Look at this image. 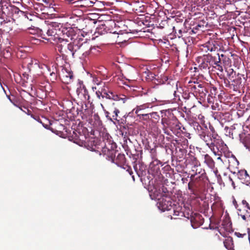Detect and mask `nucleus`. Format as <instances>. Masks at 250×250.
<instances>
[{
    "label": "nucleus",
    "mask_w": 250,
    "mask_h": 250,
    "mask_svg": "<svg viewBox=\"0 0 250 250\" xmlns=\"http://www.w3.org/2000/svg\"><path fill=\"white\" fill-rule=\"evenodd\" d=\"M83 41V39L77 38L73 42L68 43L66 46L60 44L58 46V50L61 53L63 58L72 56L73 58H86L87 57L88 43L82 42Z\"/></svg>",
    "instance_id": "1"
},
{
    "label": "nucleus",
    "mask_w": 250,
    "mask_h": 250,
    "mask_svg": "<svg viewBox=\"0 0 250 250\" xmlns=\"http://www.w3.org/2000/svg\"><path fill=\"white\" fill-rule=\"evenodd\" d=\"M188 88L193 95L198 99L204 102L208 93V91L205 84L200 83L196 81H189Z\"/></svg>",
    "instance_id": "2"
},
{
    "label": "nucleus",
    "mask_w": 250,
    "mask_h": 250,
    "mask_svg": "<svg viewBox=\"0 0 250 250\" xmlns=\"http://www.w3.org/2000/svg\"><path fill=\"white\" fill-rule=\"evenodd\" d=\"M161 123L163 125V129L165 133L168 134L167 132V129H169L173 133H175L178 130L181 129L180 124L178 120L174 117H163L161 120Z\"/></svg>",
    "instance_id": "3"
},
{
    "label": "nucleus",
    "mask_w": 250,
    "mask_h": 250,
    "mask_svg": "<svg viewBox=\"0 0 250 250\" xmlns=\"http://www.w3.org/2000/svg\"><path fill=\"white\" fill-rule=\"evenodd\" d=\"M58 31L60 32V35L62 34V38L59 37L60 40H59V42L57 45V48H58V46L60 44L66 46L68 44L67 42H68L69 39L71 40L75 39L74 37L76 36V32L71 27H66L63 26L62 29L59 30ZM57 49L58 50V49Z\"/></svg>",
    "instance_id": "4"
},
{
    "label": "nucleus",
    "mask_w": 250,
    "mask_h": 250,
    "mask_svg": "<svg viewBox=\"0 0 250 250\" xmlns=\"http://www.w3.org/2000/svg\"><path fill=\"white\" fill-rule=\"evenodd\" d=\"M183 209L182 212L184 214L182 215V217L190 219L192 226L193 228H196L198 225L197 224L196 226L195 223L198 221V220L200 219L201 215L199 213H193L189 205H184Z\"/></svg>",
    "instance_id": "5"
},
{
    "label": "nucleus",
    "mask_w": 250,
    "mask_h": 250,
    "mask_svg": "<svg viewBox=\"0 0 250 250\" xmlns=\"http://www.w3.org/2000/svg\"><path fill=\"white\" fill-rule=\"evenodd\" d=\"M204 60L208 63V66H209V67L212 66L221 72L223 71V67L221 66L220 64L218 63H220L219 62V61H220L219 60V54L218 53L214 56H212L210 54L204 55Z\"/></svg>",
    "instance_id": "6"
},
{
    "label": "nucleus",
    "mask_w": 250,
    "mask_h": 250,
    "mask_svg": "<svg viewBox=\"0 0 250 250\" xmlns=\"http://www.w3.org/2000/svg\"><path fill=\"white\" fill-rule=\"evenodd\" d=\"M44 31V35L42 36V38L48 41H55L57 39L60 40L59 38L60 32L57 29H53L48 26L47 27H44L43 28Z\"/></svg>",
    "instance_id": "7"
},
{
    "label": "nucleus",
    "mask_w": 250,
    "mask_h": 250,
    "mask_svg": "<svg viewBox=\"0 0 250 250\" xmlns=\"http://www.w3.org/2000/svg\"><path fill=\"white\" fill-rule=\"evenodd\" d=\"M173 202L169 196L163 195L158 199V208L163 211L169 210L172 208Z\"/></svg>",
    "instance_id": "8"
},
{
    "label": "nucleus",
    "mask_w": 250,
    "mask_h": 250,
    "mask_svg": "<svg viewBox=\"0 0 250 250\" xmlns=\"http://www.w3.org/2000/svg\"><path fill=\"white\" fill-rule=\"evenodd\" d=\"M204 130L205 131L203 132H199L200 138L206 143L209 148L211 147L216 141L215 137L209 132L208 128H204Z\"/></svg>",
    "instance_id": "9"
},
{
    "label": "nucleus",
    "mask_w": 250,
    "mask_h": 250,
    "mask_svg": "<svg viewBox=\"0 0 250 250\" xmlns=\"http://www.w3.org/2000/svg\"><path fill=\"white\" fill-rule=\"evenodd\" d=\"M116 104V103H112V106H110L108 108V111L105 112L106 117L110 121L114 122V121H119L118 119L119 114L120 113L119 109L115 106Z\"/></svg>",
    "instance_id": "10"
},
{
    "label": "nucleus",
    "mask_w": 250,
    "mask_h": 250,
    "mask_svg": "<svg viewBox=\"0 0 250 250\" xmlns=\"http://www.w3.org/2000/svg\"><path fill=\"white\" fill-rule=\"evenodd\" d=\"M61 72L59 75L62 81L66 84H68L72 81L73 75L72 71L66 68L61 66Z\"/></svg>",
    "instance_id": "11"
},
{
    "label": "nucleus",
    "mask_w": 250,
    "mask_h": 250,
    "mask_svg": "<svg viewBox=\"0 0 250 250\" xmlns=\"http://www.w3.org/2000/svg\"><path fill=\"white\" fill-rule=\"evenodd\" d=\"M242 204L244 209H238V214L244 221H247L248 218L250 220V205L246 200L242 201Z\"/></svg>",
    "instance_id": "12"
},
{
    "label": "nucleus",
    "mask_w": 250,
    "mask_h": 250,
    "mask_svg": "<svg viewBox=\"0 0 250 250\" xmlns=\"http://www.w3.org/2000/svg\"><path fill=\"white\" fill-rule=\"evenodd\" d=\"M114 163L118 166L122 167L124 169L127 168L126 170L128 172L130 175H132L133 174L131 167L125 164L126 158L125 155L124 154H118L117 157L115 158Z\"/></svg>",
    "instance_id": "13"
},
{
    "label": "nucleus",
    "mask_w": 250,
    "mask_h": 250,
    "mask_svg": "<svg viewBox=\"0 0 250 250\" xmlns=\"http://www.w3.org/2000/svg\"><path fill=\"white\" fill-rule=\"evenodd\" d=\"M134 167L141 181L145 180V177L148 173L146 165L143 162H138V164L134 166Z\"/></svg>",
    "instance_id": "14"
},
{
    "label": "nucleus",
    "mask_w": 250,
    "mask_h": 250,
    "mask_svg": "<svg viewBox=\"0 0 250 250\" xmlns=\"http://www.w3.org/2000/svg\"><path fill=\"white\" fill-rule=\"evenodd\" d=\"M226 148V145L222 140H216L211 147L209 148L215 155H219Z\"/></svg>",
    "instance_id": "15"
},
{
    "label": "nucleus",
    "mask_w": 250,
    "mask_h": 250,
    "mask_svg": "<svg viewBox=\"0 0 250 250\" xmlns=\"http://www.w3.org/2000/svg\"><path fill=\"white\" fill-rule=\"evenodd\" d=\"M191 171L193 173L191 175H194V177L197 178L199 180L204 181L207 178L205 170L201 167V166L196 167H192Z\"/></svg>",
    "instance_id": "16"
},
{
    "label": "nucleus",
    "mask_w": 250,
    "mask_h": 250,
    "mask_svg": "<svg viewBox=\"0 0 250 250\" xmlns=\"http://www.w3.org/2000/svg\"><path fill=\"white\" fill-rule=\"evenodd\" d=\"M76 93L78 95V98L83 102H85L88 100L89 96L88 92L85 86L80 85L76 90Z\"/></svg>",
    "instance_id": "17"
},
{
    "label": "nucleus",
    "mask_w": 250,
    "mask_h": 250,
    "mask_svg": "<svg viewBox=\"0 0 250 250\" xmlns=\"http://www.w3.org/2000/svg\"><path fill=\"white\" fill-rule=\"evenodd\" d=\"M237 175L242 183L247 185H248L250 183V176L245 169L239 170L237 173Z\"/></svg>",
    "instance_id": "18"
},
{
    "label": "nucleus",
    "mask_w": 250,
    "mask_h": 250,
    "mask_svg": "<svg viewBox=\"0 0 250 250\" xmlns=\"http://www.w3.org/2000/svg\"><path fill=\"white\" fill-rule=\"evenodd\" d=\"M102 98H105L108 99L113 100L115 101H117L120 100V98L118 95L115 94L113 92L110 91H107L105 87H102Z\"/></svg>",
    "instance_id": "19"
},
{
    "label": "nucleus",
    "mask_w": 250,
    "mask_h": 250,
    "mask_svg": "<svg viewBox=\"0 0 250 250\" xmlns=\"http://www.w3.org/2000/svg\"><path fill=\"white\" fill-rule=\"evenodd\" d=\"M182 204L181 205H182ZM183 207L182 205H180L179 203H176L175 201L173 202L172 208L173 210V215L176 217H179L178 218H180L183 215L182 212Z\"/></svg>",
    "instance_id": "20"
},
{
    "label": "nucleus",
    "mask_w": 250,
    "mask_h": 250,
    "mask_svg": "<svg viewBox=\"0 0 250 250\" xmlns=\"http://www.w3.org/2000/svg\"><path fill=\"white\" fill-rule=\"evenodd\" d=\"M190 181L188 184V189L193 193L194 191V188L198 187L197 185H199V182L200 181H204V180H199L197 178L194 177V175H190Z\"/></svg>",
    "instance_id": "21"
},
{
    "label": "nucleus",
    "mask_w": 250,
    "mask_h": 250,
    "mask_svg": "<svg viewBox=\"0 0 250 250\" xmlns=\"http://www.w3.org/2000/svg\"><path fill=\"white\" fill-rule=\"evenodd\" d=\"M23 65H26L30 71L32 68H37V66H39V61L31 58H26L23 62Z\"/></svg>",
    "instance_id": "22"
},
{
    "label": "nucleus",
    "mask_w": 250,
    "mask_h": 250,
    "mask_svg": "<svg viewBox=\"0 0 250 250\" xmlns=\"http://www.w3.org/2000/svg\"><path fill=\"white\" fill-rule=\"evenodd\" d=\"M208 25V23L207 22L206 20L203 19L199 21L198 23L193 27L192 32L194 33H196L198 30L203 31L205 29V28L207 27Z\"/></svg>",
    "instance_id": "23"
},
{
    "label": "nucleus",
    "mask_w": 250,
    "mask_h": 250,
    "mask_svg": "<svg viewBox=\"0 0 250 250\" xmlns=\"http://www.w3.org/2000/svg\"><path fill=\"white\" fill-rule=\"evenodd\" d=\"M242 78L238 74L237 78L231 81V83H229V87L232 88L234 91H237L242 85Z\"/></svg>",
    "instance_id": "24"
},
{
    "label": "nucleus",
    "mask_w": 250,
    "mask_h": 250,
    "mask_svg": "<svg viewBox=\"0 0 250 250\" xmlns=\"http://www.w3.org/2000/svg\"><path fill=\"white\" fill-rule=\"evenodd\" d=\"M88 51L87 58H91L99 55L100 53V48L98 46H90L88 43Z\"/></svg>",
    "instance_id": "25"
},
{
    "label": "nucleus",
    "mask_w": 250,
    "mask_h": 250,
    "mask_svg": "<svg viewBox=\"0 0 250 250\" xmlns=\"http://www.w3.org/2000/svg\"><path fill=\"white\" fill-rule=\"evenodd\" d=\"M102 151L104 155H106L109 158V160H111L112 162H114L115 158V150L113 149H109L107 147H104Z\"/></svg>",
    "instance_id": "26"
},
{
    "label": "nucleus",
    "mask_w": 250,
    "mask_h": 250,
    "mask_svg": "<svg viewBox=\"0 0 250 250\" xmlns=\"http://www.w3.org/2000/svg\"><path fill=\"white\" fill-rule=\"evenodd\" d=\"M77 6L83 8L85 10L86 9L92 7L93 5L94 2L90 0H80L77 1Z\"/></svg>",
    "instance_id": "27"
},
{
    "label": "nucleus",
    "mask_w": 250,
    "mask_h": 250,
    "mask_svg": "<svg viewBox=\"0 0 250 250\" xmlns=\"http://www.w3.org/2000/svg\"><path fill=\"white\" fill-rule=\"evenodd\" d=\"M27 30H28V32L31 34L38 35L42 37L43 36V35H44L43 29H40L38 27L32 26L28 27Z\"/></svg>",
    "instance_id": "28"
},
{
    "label": "nucleus",
    "mask_w": 250,
    "mask_h": 250,
    "mask_svg": "<svg viewBox=\"0 0 250 250\" xmlns=\"http://www.w3.org/2000/svg\"><path fill=\"white\" fill-rule=\"evenodd\" d=\"M150 105V104H145L138 105L133 110V112H135V114L139 116H140V114H141V113H146L145 110L149 108Z\"/></svg>",
    "instance_id": "29"
},
{
    "label": "nucleus",
    "mask_w": 250,
    "mask_h": 250,
    "mask_svg": "<svg viewBox=\"0 0 250 250\" xmlns=\"http://www.w3.org/2000/svg\"><path fill=\"white\" fill-rule=\"evenodd\" d=\"M186 10L189 11V15L190 16L194 13L201 11L202 7H200L197 5H194L190 2L186 6Z\"/></svg>",
    "instance_id": "30"
},
{
    "label": "nucleus",
    "mask_w": 250,
    "mask_h": 250,
    "mask_svg": "<svg viewBox=\"0 0 250 250\" xmlns=\"http://www.w3.org/2000/svg\"><path fill=\"white\" fill-rule=\"evenodd\" d=\"M81 114H83L82 115V119L86 120L87 117L92 114V111L90 109H88L86 104H84V107L83 105L82 106Z\"/></svg>",
    "instance_id": "31"
},
{
    "label": "nucleus",
    "mask_w": 250,
    "mask_h": 250,
    "mask_svg": "<svg viewBox=\"0 0 250 250\" xmlns=\"http://www.w3.org/2000/svg\"><path fill=\"white\" fill-rule=\"evenodd\" d=\"M204 162L211 168H213L215 167L214 160L208 154H207L204 155Z\"/></svg>",
    "instance_id": "32"
},
{
    "label": "nucleus",
    "mask_w": 250,
    "mask_h": 250,
    "mask_svg": "<svg viewBox=\"0 0 250 250\" xmlns=\"http://www.w3.org/2000/svg\"><path fill=\"white\" fill-rule=\"evenodd\" d=\"M198 63H199V67L201 69H209V66H208V63L206 62L204 60V55L202 56L199 57L198 58Z\"/></svg>",
    "instance_id": "33"
},
{
    "label": "nucleus",
    "mask_w": 250,
    "mask_h": 250,
    "mask_svg": "<svg viewBox=\"0 0 250 250\" xmlns=\"http://www.w3.org/2000/svg\"><path fill=\"white\" fill-rule=\"evenodd\" d=\"M214 45L210 43V42H207L202 45L201 47V50L203 52H207L209 51L210 52L213 51L215 49Z\"/></svg>",
    "instance_id": "34"
},
{
    "label": "nucleus",
    "mask_w": 250,
    "mask_h": 250,
    "mask_svg": "<svg viewBox=\"0 0 250 250\" xmlns=\"http://www.w3.org/2000/svg\"><path fill=\"white\" fill-rule=\"evenodd\" d=\"M160 162L157 159L154 160L150 164L149 167L150 169L153 171H155L156 173H158V172L160 171Z\"/></svg>",
    "instance_id": "35"
},
{
    "label": "nucleus",
    "mask_w": 250,
    "mask_h": 250,
    "mask_svg": "<svg viewBox=\"0 0 250 250\" xmlns=\"http://www.w3.org/2000/svg\"><path fill=\"white\" fill-rule=\"evenodd\" d=\"M219 60H220V61H219L220 63H218L222 67L223 65H229L230 63V59L224 54L219 55Z\"/></svg>",
    "instance_id": "36"
},
{
    "label": "nucleus",
    "mask_w": 250,
    "mask_h": 250,
    "mask_svg": "<svg viewBox=\"0 0 250 250\" xmlns=\"http://www.w3.org/2000/svg\"><path fill=\"white\" fill-rule=\"evenodd\" d=\"M224 245L225 248L227 249H230V248L234 247V244L232 237L229 236L224 241Z\"/></svg>",
    "instance_id": "37"
},
{
    "label": "nucleus",
    "mask_w": 250,
    "mask_h": 250,
    "mask_svg": "<svg viewBox=\"0 0 250 250\" xmlns=\"http://www.w3.org/2000/svg\"><path fill=\"white\" fill-rule=\"evenodd\" d=\"M77 22L78 23L76 28L80 30H83L86 27V21L82 19H79L77 20Z\"/></svg>",
    "instance_id": "38"
},
{
    "label": "nucleus",
    "mask_w": 250,
    "mask_h": 250,
    "mask_svg": "<svg viewBox=\"0 0 250 250\" xmlns=\"http://www.w3.org/2000/svg\"><path fill=\"white\" fill-rule=\"evenodd\" d=\"M160 120V116L157 112L150 113V121L154 124L157 123Z\"/></svg>",
    "instance_id": "39"
},
{
    "label": "nucleus",
    "mask_w": 250,
    "mask_h": 250,
    "mask_svg": "<svg viewBox=\"0 0 250 250\" xmlns=\"http://www.w3.org/2000/svg\"><path fill=\"white\" fill-rule=\"evenodd\" d=\"M37 67H39L42 70L41 73L43 74H47L48 73L50 72V68L45 64H40L39 63V66H37Z\"/></svg>",
    "instance_id": "40"
},
{
    "label": "nucleus",
    "mask_w": 250,
    "mask_h": 250,
    "mask_svg": "<svg viewBox=\"0 0 250 250\" xmlns=\"http://www.w3.org/2000/svg\"><path fill=\"white\" fill-rule=\"evenodd\" d=\"M193 126H194V128L196 130L197 133L198 134L199 136V132L200 133V132H203L205 131V130H204V128H207V126L202 127L197 122H194L193 124Z\"/></svg>",
    "instance_id": "41"
},
{
    "label": "nucleus",
    "mask_w": 250,
    "mask_h": 250,
    "mask_svg": "<svg viewBox=\"0 0 250 250\" xmlns=\"http://www.w3.org/2000/svg\"><path fill=\"white\" fill-rule=\"evenodd\" d=\"M241 0H225V6L233 4L236 9H238L237 6L239 5Z\"/></svg>",
    "instance_id": "42"
},
{
    "label": "nucleus",
    "mask_w": 250,
    "mask_h": 250,
    "mask_svg": "<svg viewBox=\"0 0 250 250\" xmlns=\"http://www.w3.org/2000/svg\"><path fill=\"white\" fill-rule=\"evenodd\" d=\"M190 16V19H193L194 20H197L199 19H202L203 17H204V14L201 12V11H197V12L194 13L193 14L191 15Z\"/></svg>",
    "instance_id": "43"
},
{
    "label": "nucleus",
    "mask_w": 250,
    "mask_h": 250,
    "mask_svg": "<svg viewBox=\"0 0 250 250\" xmlns=\"http://www.w3.org/2000/svg\"><path fill=\"white\" fill-rule=\"evenodd\" d=\"M48 26L53 29H57L58 30H61L62 28L63 27L62 24L57 22H51Z\"/></svg>",
    "instance_id": "44"
},
{
    "label": "nucleus",
    "mask_w": 250,
    "mask_h": 250,
    "mask_svg": "<svg viewBox=\"0 0 250 250\" xmlns=\"http://www.w3.org/2000/svg\"><path fill=\"white\" fill-rule=\"evenodd\" d=\"M190 160L191 161L192 165H193L192 167H199V166H201L200 163L198 160L197 158H196V157H195L194 156H191V157H190Z\"/></svg>",
    "instance_id": "45"
},
{
    "label": "nucleus",
    "mask_w": 250,
    "mask_h": 250,
    "mask_svg": "<svg viewBox=\"0 0 250 250\" xmlns=\"http://www.w3.org/2000/svg\"><path fill=\"white\" fill-rule=\"evenodd\" d=\"M140 119L144 120H150V113H141L139 116Z\"/></svg>",
    "instance_id": "46"
},
{
    "label": "nucleus",
    "mask_w": 250,
    "mask_h": 250,
    "mask_svg": "<svg viewBox=\"0 0 250 250\" xmlns=\"http://www.w3.org/2000/svg\"><path fill=\"white\" fill-rule=\"evenodd\" d=\"M225 130L228 132L230 137L233 138V131H235V127L231 126L230 127H226Z\"/></svg>",
    "instance_id": "47"
},
{
    "label": "nucleus",
    "mask_w": 250,
    "mask_h": 250,
    "mask_svg": "<svg viewBox=\"0 0 250 250\" xmlns=\"http://www.w3.org/2000/svg\"><path fill=\"white\" fill-rule=\"evenodd\" d=\"M188 1L190 3L201 7V6L203 4L204 0H188Z\"/></svg>",
    "instance_id": "48"
},
{
    "label": "nucleus",
    "mask_w": 250,
    "mask_h": 250,
    "mask_svg": "<svg viewBox=\"0 0 250 250\" xmlns=\"http://www.w3.org/2000/svg\"><path fill=\"white\" fill-rule=\"evenodd\" d=\"M95 83L98 86H99L100 85L103 86V88L105 87L104 85L105 83H104L100 78H95L93 80Z\"/></svg>",
    "instance_id": "49"
},
{
    "label": "nucleus",
    "mask_w": 250,
    "mask_h": 250,
    "mask_svg": "<svg viewBox=\"0 0 250 250\" xmlns=\"http://www.w3.org/2000/svg\"><path fill=\"white\" fill-rule=\"evenodd\" d=\"M227 72L229 79L233 78L234 75H235V72L234 71L232 68H229L228 70H227Z\"/></svg>",
    "instance_id": "50"
},
{
    "label": "nucleus",
    "mask_w": 250,
    "mask_h": 250,
    "mask_svg": "<svg viewBox=\"0 0 250 250\" xmlns=\"http://www.w3.org/2000/svg\"><path fill=\"white\" fill-rule=\"evenodd\" d=\"M74 143L78 144L79 146H82L83 144V141L81 140V139L79 138V137L77 136V135L75 136V137L74 138Z\"/></svg>",
    "instance_id": "51"
},
{
    "label": "nucleus",
    "mask_w": 250,
    "mask_h": 250,
    "mask_svg": "<svg viewBox=\"0 0 250 250\" xmlns=\"http://www.w3.org/2000/svg\"><path fill=\"white\" fill-rule=\"evenodd\" d=\"M212 93L209 94L207 96V101L208 103L211 104L214 102V97L212 96Z\"/></svg>",
    "instance_id": "52"
},
{
    "label": "nucleus",
    "mask_w": 250,
    "mask_h": 250,
    "mask_svg": "<svg viewBox=\"0 0 250 250\" xmlns=\"http://www.w3.org/2000/svg\"><path fill=\"white\" fill-rule=\"evenodd\" d=\"M234 234L237 237H239V238H244V237H248V234H247V233H241L240 232H235Z\"/></svg>",
    "instance_id": "53"
},
{
    "label": "nucleus",
    "mask_w": 250,
    "mask_h": 250,
    "mask_svg": "<svg viewBox=\"0 0 250 250\" xmlns=\"http://www.w3.org/2000/svg\"><path fill=\"white\" fill-rule=\"evenodd\" d=\"M102 88H101L100 87H98V90L96 91V93L97 96V97L99 98V99H100V97H102Z\"/></svg>",
    "instance_id": "54"
},
{
    "label": "nucleus",
    "mask_w": 250,
    "mask_h": 250,
    "mask_svg": "<svg viewBox=\"0 0 250 250\" xmlns=\"http://www.w3.org/2000/svg\"><path fill=\"white\" fill-rule=\"evenodd\" d=\"M232 204L233 206H234L235 208L238 211V209H241V208L239 207V205L236 201V200L234 199L232 201Z\"/></svg>",
    "instance_id": "55"
},
{
    "label": "nucleus",
    "mask_w": 250,
    "mask_h": 250,
    "mask_svg": "<svg viewBox=\"0 0 250 250\" xmlns=\"http://www.w3.org/2000/svg\"><path fill=\"white\" fill-rule=\"evenodd\" d=\"M48 74H49L50 76L51 77H52V79H53L54 80H56V77H57V75L55 73L52 72H51V71L48 73Z\"/></svg>",
    "instance_id": "56"
},
{
    "label": "nucleus",
    "mask_w": 250,
    "mask_h": 250,
    "mask_svg": "<svg viewBox=\"0 0 250 250\" xmlns=\"http://www.w3.org/2000/svg\"><path fill=\"white\" fill-rule=\"evenodd\" d=\"M37 119H36V118H34V119H35V120H37L39 122H40L41 123H42V124L43 126L45 128H48V125H46V124H44L42 123V121H41L40 119L39 118V117H37Z\"/></svg>",
    "instance_id": "57"
},
{
    "label": "nucleus",
    "mask_w": 250,
    "mask_h": 250,
    "mask_svg": "<svg viewBox=\"0 0 250 250\" xmlns=\"http://www.w3.org/2000/svg\"><path fill=\"white\" fill-rule=\"evenodd\" d=\"M229 180L230 181V182L231 183L232 186L233 187V188L235 189V183H234V181H233V180L232 179V178L230 177H229Z\"/></svg>",
    "instance_id": "58"
},
{
    "label": "nucleus",
    "mask_w": 250,
    "mask_h": 250,
    "mask_svg": "<svg viewBox=\"0 0 250 250\" xmlns=\"http://www.w3.org/2000/svg\"><path fill=\"white\" fill-rule=\"evenodd\" d=\"M23 76L24 79L26 78V80L24 79V81L25 82H27L26 80H27L28 79V74L24 73V74H23Z\"/></svg>",
    "instance_id": "59"
},
{
    "label": "nucleus",
    "mask_w": 250,
    "mask_h": 250,
    "mask_svg": "<svg viewBox=\"0 0 250 250\" xmlns=\"http://www.w3.org/2000/svg\"><path fill=\"white\" fill-rule=\"evenodd\" d=\"M237 135H240V133L239 132H238L237 130H236V129L235 128V131H233V136H236Z\"/></svg>",
    "instance_id": "60"
},
{
    "label": "nucleus",
    "mask_w": 250,
    "mask_h": 250,
    "mask_svg": "<svg viewBox=\"0 0 250 250\" xmlns=\"http://www.w3.org/2000/svg\"><path fill=\"white\" fill-rule=\"evenodd\" d=\"M222 155V153H220L219 154V155H218V158H217V160H220L222 162H223V160L222 159H221V156Z\"/></svg>",
    "instance_id": "61"
},
{
    "label": "nucleus",
    "mask_w": 250,
    "mask_h": 250,
    "mask_svg": "<svg viewBox=\"0 0 250 250\" xmlns=\"http://www.w3.org/2000/svg\"><path fill=\"white\" fill-rule=\"evenodd\" d=\"M210 15L211 16V17L214 18L215 17H216V15L215 13L211 12Z\"/></svg>",
    "instance_id": "62"
},
{
    "label": "nucleus",
    "mask_w": 250,
    "mask_h": 250,
    "mask_svg": "<svg viewBox=\"0 0 250 250\" xmlns=\"http://www.w3.org/2000/svg\"><path fill=\"white\" fill-rule=\"evenodd\" d=\"M179 34H180V35H178V36H179V37H180L181 36H182V30H179Z\"/></svg>",
    "instance_id": "63"
},
{
    "label": "nucleus",
    "mask_w": 250,
    "mask_h": 250,
    "mask_svg": "<svg viewBox=\"0 0 250 250\" xmlns=\"http://www.w3.org/2000/svg\"><path fill=\"white\" fill-rule=\"evenodd\" d=\"M228 250H234L233 247L230 248V249H227Z\"/></svg>",
    "instance_id": "64"
}]
</instances>
